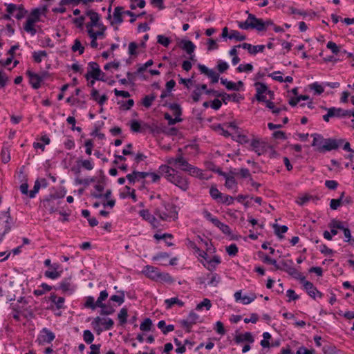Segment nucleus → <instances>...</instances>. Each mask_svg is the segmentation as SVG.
<instances>
[{"label": "nucleus", "instance_id": "obj_20", "mask_svg": "<svg viewBox=\"0 0 354 354\" xmlns=\"http://www.w3.org/2000/svg\"><path fill=\"white\" fill-rule=\"evenodd\" d=\"M239 48H242L243 49L248 50V53L251 55H256L258 53L263 52L265 49L264 45H257L252 46L248 43H243L241 44L237 45Z\"/></svg>", "mask_w": 354, "mask_h": 354}, {"label": "nucleus", "instance_id": "obj_32", "mask_svg": "<svg viewBox=\"0 0 354 354\" xmlns=\"http://www.w3.org/2000/svg\"><path fill=\"white\" fill-rule=\"evenodd\" d=\"M230 174H232V176L230 177H227L225 183V186L227 189H232L236 187L237 185V183L234 177V175L238 174V173L236 171V169H234V171H230Z\"/></svg>", "mask_w": 354, "mask_h": 354}, {"label": "nucleus", "instance_id": "obj_4", "mask_svg": "<svg viewBox=\"0 0 354 354\" xmlns=\"http://www.w3.org/2000/svg\"><path fill=\"white\" fill-rule=\"evenodd\" d=\"M174 175L170 178V183H173L183 191H186L189 188V183L186 177L182 176L176 169H173Z\"/></svg>", "mask_w": 354, "mask_h": 354}, {"label": "nucleus", "instance_id": "obj_8", "mask_svg": "<svg viewBox=\"0 0 354 354\" xmlns=\"http://www.w3.org/2000/svg\"><path fill=\"white\" fill-rule=\"evenodd\" d=\"M6 6V11L8 13L14 15L17 19L20 20L23 19L27 14L28 11L24 8L23 5H16L14 3H5Z\"/></svg>", "mask_w": 354, "mask_h": 354}, {"label": "nucleus", "instance_id": "obj_3", "mask_svg": "<svg viewBox=\"0 0 354 354\" xmlns=\"http://www.w3.org/2000/svg\"><path fill=\"white\" fill-rule=\"evenodd\" d=\"M207 95H212L216 97H222V101L224 104H227L231 97H233V102H239L241 100H243L244 97L242 95L239 93H232L227 94L226 93H220L219 91L214 89H209L206 91Z\"/></svg>", "mask_w": 354, "mask_h": 354}, {"label": "nucleus", "instance_id": "obj_53", "mask_svg": "<svg viewBox=\"0 0 354 354\" xmlns=\"http://www.w3.org/2000/svg\"><path fill=\"white\" fill-rule=\"evenodd\" d=\"M84 306L92 310H95L97 307H98L97 305V301L95 302L94 298L91 296H88L86 298Z\"/></svg>", "mask_w": 354, "mask_h": 354}, {"label": "nucleus", "instance_id": "obj_31", "mask_svg": "<svg viewBox=\"0 0 354 354\" xmlns=\"http://www.w3.org/2000/svg\"><path fill=\"white\" fill-rule=\"evenodd\" d=\"M330 113H332V118H346L348 112L342 108L330 107L328 108Z\"/></svg>", "mask_w": 354, "mask_h": 354}, {"label": "nucleus", "instance_id": "obj_17", "mask_svg": "<svg viewBox=\"0 0 354 354\" xmlns=\"http://www.w3.org/2000/svg\"><path fill=\"white\" fill-rule=\"evenodd\" d=\"M301 283H303L304 289L306 290L308 295L312 298L315 299L317 295L319 297H322L323 296L322 293L316 288L312 282L306 281L305 279L304 281Z\"/></svg>", "mask_w": 354, "mask_h": 354}, {"label": "nucleus", "instance_id": "obj_10", "mask_svg": "<svg viewBox=\"0 0 354 354\" xmlns=\"http://www.w3.org/2000/svg\"><path fill=\"white\" fill-rule=\"evenodd\" d=\"M55 335L54 333L50 331L47 328H44L40 331L36 342L39 345H44L45 344H50L55 339Z\"/></svg>", "mask_w": 354, "mask_h": 354}, {"label": "nucleus", "instance_id": "obj_12", "mask_svg": "<svg viewBox=\"0 0 354 354\" xmlns=\"http://www.w3.org/2000/svg\"><path fill=\"white\" fill-rule=\"evenodd\" d=\"M344 142V139L325 138L324 145L322 147V153L337 149Z\"/></svg>", "mask_w": 354, "mask_h": 354}, {"label": "nucleus", "instance_id": "obj_14", "mask_svg": "<svg viewBox=\"0 0 354 354\" xmlns=\"http://www.w3.org/2000/svg\"><path fill=\"white\" fill-rule=\"evenodd\" d=\"M102 319L100 317H97L91 323L93 327L97 331L100 332L102 330V329L97 328L100 324L104 325V330H111L113 327L114 322L112 319L108 318L106 319H104L103 322H102Z\"/></svg>", "mask_w": 354, "mask_h": 354}, {"label": "nucleus", "instance_id": "obj_5", "mask_svg": "<svg viewBox=\"0 0 354 354\" xmlns=\"http://www.w3.org/2000/svg\"><path fill=\"white\" fill-rule=\"evenodd\" d=\"M89 71L85 75V78L88 80L91 77L94 80L105 81L103 77H100L101 75L104 76V73L102 72L100 66L97 62H91L88 63Z\"/></svg>", "mask_w": 354, "mask_h": 354}, {"label": "nucleus", "instance_id": "obj_29", "mask_svg": "<svg viewBox=\"0 0 354 354\" xmlns=\"http://www.w3.org/2000/svg\"><path fill=\"white\" fill-rule=\"evenodd\" d=\"M49 300L56 306L57 309L64 308L65 299L64 297H57L55 293H51Z\"/></svg>", "mask_w": 354, "mask_h": 354}, {"label": "nucleus", "instance_id": "obj_58", "mask_svg": "<svg viewBox=\"0 0 354 354\" xmlns=\"http://www.w3.org/2000/svg\"><path fill=\"white\" fill-rule=\"evenodd\" d=\"M1 157L3 163H8L10 160L9 149L6 147H3L1 152Z\"/></svg>", "mask_w": 354, "mask_h": 354}, {"label": "nucleus", "instance_id": "obj_34", "mask_svg": "<svg viewBox=\"0 0 354 354\" xmlns=\"http://www.w3.org/2000/svg\"><path fill=\"white\" fill-rule=\"evenodd\" d=\"M157 326L158 328L161 330L164 335H166L168 333L173 331L175 328L174 326L172 324H169L166 326L165 321L164 320L159 321Z\"/></svg>", "mask_w": 354, "mask_h": 354}, {"label": "nucleus", "instance_id": "obj_49", "mask_svg": "<svg viewBox=\"0 0 354 354\" xmlns=\"http://www.w3.org/2000/svg\"><path fill=\"white\" fill-rule=\"evenodd\" d=\"M152 321L150 318H146L140 326V329L142 331H149L151 330Z\"/></svg>", "mask_w": 354, "mask_h": 354}, {"label": "nucleus", "instance_id": "obj_63", "mask_svg": "<svg viewBox=\"0 0 354 354\" xmlns=\"http://www.w3.org/2000/svg\"><path fill=\"white\" fill-rule=\"evenodd\" d=\"M157 42L165 47H167L171 43V39L162 35H159L157 37Z\"/></svg>", "mask_w": 354, "mask_h": 354}, {"label": "nucleus", "instance_id": "obj_19", "mask_svg": "<svg viewBox=\"0 0 354 354\" xmlns=\"http://www.w3.org/2000/svg\"><path fill=\"white\" fill-rule=\"evenodd\" d=\"M147 176H149V172L138 171L134 169L131 174L127 175L126 178L129 183L134 184L136 181L144 180Z\"/></svg>", "mask_w": 354, "mask_h": 354}, {"label": "nucleus", "instance_id": "obj_48", "mask_svg": "<svg viewBox=\"0 0 354 354\" xmlns=\"http://www.w3.org/2000/svg\"><path fill=\"white\" fill-rule=\"evenodd\" d=\"M187 172H188L189 174H190L192 176L199 177V178H201V176L203 174L201 169H200L198 167H194L192 165L188 168V170H187Z\"/></svg>", "mask_w": 354, "mask_h": 354}, {"label": "nucleus", "instance_id": "obj_61", "mask_svg": "<svg viewBox=\"0 0 354 354\" xmlns=\"http://www.w3.org/2000/svg\"><path fill=\"white\" fill-rule=\"evenodd\" d=\"M83 339L86 344H91L94 340V335L89 330H85L83 333Z\"/></svg>", "mask_w": 354, "mask_h": 354}, {"label": "nucleus", "instance_id": "obj_9", "mask_svg": "<svg viewBox=\"0 0 354 354\" xmlns=\"http://www.w3.org/2000/svg\"><path fill=\"white\" fill-rule=\"evenodd\" d=\"M26 75L29 79V83L34 89H38L41 87V82L44 81L46 73H44L41 75H39L30 70H28L26 72Z\"/></svg>", "mask_w": 354, "mask_h": 354}, {"label": "nucleus", "instance_id": "obj_11", "mask_svg": "<svg viewBox=\"0 0 354 354\" xmlns=\"http://www.w3.org/2000/svg\"><path fill=\"white\" fill-rule=\"evenodd\" d=\"M60 203L59 198L55 195H50L48 198L43 201L44 208L50 213L57 211L58 205Z\"/></svg>", "mask_w": 354, "mask_h": 354}, {"label": "nucleus", "instance_id": "obj_23", "mask_svg": "<svg viewBox=\"0 0 354 354\" xmlns=\"http://www.w3.org/2000/svg\"><path fill=\"white\" fill-rule=\"evenodd\" d=\"M160 272L158 268L152 266H146L143 270V273L153 281H158V275Z\"/></svg>", "mask_w": 354, "mask_h": 354}, {"label": "nucleus", "instance_id": "obj_59", "mask_svg": "<svg viewBox=\"0 0 354 354\" xmlns=\"http://www.w3.org/2000/svg\"><path fill=\"white\" fill-rule=\"evenodd\" d=\"M102 308L100 315H112L115 312V309L111 304H105V307H100Z\"/></svg>", "mask_w": 354, "mask_h": 354}, {"label": "nucleus", "instance_id": "obj_57", "mask_svg": "<svg viewBox=\"0 0 354 354\" xmlns=\"http://www.w3.org/2000/svg\"><path fill=\"white\" fill-rule=\"evenodd\" d=\"M156 96L152 95H145L142 99V104L146 108H149L151 106L153 101L155 100Z\"/></svg>", "mask_w": 354, "mask_h": 354}, {"label": "nucleus", "instance_id": "obj_56", "mask_svg": "<svg viewBox=\"0 0 354 354\" xmlns=\"http://www.w3.org/2000/svg\"><path fill=\"white\" fill-rule=\"evenodd\" d=\"M203 214L207 221H210L214 225H216L218 219L216 217L213 216V215L207 209H203Z\"/></svg>", "mask_w": 354, "mask_h": 354}, {"label": "nucleus", "instance_id": "obj_33", "mask_svg": "<svg viewBox=\"0 0 354 354\" xmlns=\"http://www.w3.org/2000/svg\"><path fill=\"white\" fill-rule=\"evenodd\" d=\"M165 304L166 305L167 309H170L175 304L178 305L180 307L184 306L185 303L180 300L178 297H172L170 299H167L165 301Z\"/></svg>", "mask_w": 354, "mask_h": 354}, {"label": "nucleus", "instance_id": "obj_36", "mask_svg": "<svg viewBox=\"0 0 354 354\" xmlns=\"http://www.w3.org/2000/svg\"><path fill=\"white\" fill-rule=\"evenodd\" d=\"M95 0H61L59 1V6H66L73 4V6H77L80 3L86 5L88 2H93Z\"/></svg>", "mask_w": 354, "mask_h": 354}, {"label": "nucleus", "instance_id": "obj_42", "mask_svg": "<svg viewBox=\"0 0 354 354\" xmlns=\"http://www.w3.org/2000/svg\"><path fill=\"white\" fill-rule=\"evenodd\" d=\"M168 107L173 111L174 115L177 118H180L182 115V109L180 104L177 103H170L168 104Z\"/></svg>", "mask_w": 354, "mask_h": 354}, {"label": "nucleus", "instance_id": "obj_26", "mask_svg": "<svg viewBox=\"0 0 354 354\" xmlns=\"http://www.w3.org/2000/svg\"><path fill=\"white\" fill-rule=\"evenodd\" d=\"M139 214L141 217L143 218L145 221L150 223L153 227H156V223H158L156 218L150 214L148 209H142L139 212Z\"/></svg>", "mask_w": 354, "mask_h": 354}, {"label": "nucleus", "instance_id": "obj_18", "mask_svg": "<svg viewBox=\"0 0 354 354\" xmlns=\"http://www.w3.org/2000/svg\"><path fill=\"white\" fill-rule=\"evenodd\" d=\"M198 69L201 73L205 74L211 79V82L212 84L218 82L219 80V74L216 73L214 70L209 69L205 65L202 64H198Z\"/></svg>", "mask_w": 354, "mask_h": 354}, {"label": "nucleus", "instance_id": "obj_21", "mask_svg": "<svg viewBox=\"0 0 354 354\" xmlns=\"http://www.w3.org/2000/svg\"><path fill=\"white\" fill-rule=\"evenodd\" d=\"M180 47L190 55L191 59H193V57H194V52L196 46L192 41L186 39L181 40Z\"/></svg>", "mask_w": 354, "mask_h": 354}, {"label": "nucleus", "instance_id": "obj_55", "mask_svg": "<svg viewBox=\"0 0 354 354\" xmlns=\"http://www.w3.org/2000/svg\"><path fill=\"white\" fill-rule=\"evenodd\" d=\"M216 227H217L218 228H219L220 230L222 231L223 233L225 234H231V229L230 227L221 222L219 220L218 221V222L216 223V225H215Z\"/></svg>", "mask_w": 354, "mask_h": 354}, {"label": "nucleus", "instance_id": "obj_52", "mask_svg": "<svg viewBox=\"0 0 354 354\" xmlns=\"http://www.w3.org/2000/svg\"><path fill=\"white\" fill-rule=\"evenodd\" d=\"M209 194L211 197L217 202L222 196V193L215 186L211 187L209 189Z\"/></svg>", "mask_w": 354, "mask_h": 354}, {"label": "nucleus", "instance_id": "obj_39", "mask_svg": "<svg viewBox=\"0 0 354 354\" xmlns=\"http://www.w3.org/2000/svg\"><path fill=\"white\" fill-rule=\"evenodd\" d=\"M34 21L27 19L26 24H24V30L30 32L31 35H35L37 32L36 29L34 28Z\"/></svg>", "mask_w": 354, "mask_h": 354}, {"label": "nucleus", "instance_id": "obj_38", "mask_svg": "<svg viewBox=\"0 0 354 354\" xmlns=\"http://www.w3.org/2000/svg\"><path fill=\"white\" fill-rule=\"evenodd\" d=\"M40 287L41 288V289H37L34 290L33 294L35 296L43 295L45 292H49L53 289L52 286L45 283H43Z\"/></svg>", "mask_w": 354, "mask_h": 354}, {"label": "nucleus", "instance_id": "obj_45", "mask_svg": "<svg viewBox=\"0 0 354 354\" xmlns=\"http://www.w3.org/2000/svg\"><path fill=\"white\" fill-rule=\"evenodd\" d=\"M189 246L190 248H192V249H194L195 250V252L201 257H203V259H206L207 257V254L201 250L197 245L194 242V241H189Z\"/></svg>", "mask_w": 354, "mask_h": 354}, {"label": "nucleus", "instance_id": "obj_28", "mask_svg": "<svg viewBox=\"0 0 354 354\" xmlns=\"http://www.w3.org/2000/svg\"><path fill=\"white\" fill-rule=\"evenodd\" d=\"M234 341L236 344H239L243 342H248L249 343L254 342V339L251 333L245 332L243 334H240L234 337Z\"/></svg>", "mask_w": 354, "mask_h": 354}, {"label": "nucleus", "instance_id": "obj_50", "mask_svg": "<svg viewBox=\"0 0 354 354\" xmlns=\"http://www.w3.org/2000/svg\"><path fill=\"white\" fill-rule=\"evenodd\" d=\"M46 56L47 53L45 50L35 51L32 53L33 59L36 63H40L42 61V58Z\"/></svg>", "mask_w": 354, "mask_h": 354}, {"label": "nucleus", "instance_id": "obj_64", "mask_svg": "<svg viewBox=\"0 0 354 354\" xmlns=\"http://www.w3.org/2000/svg\"><path fill=\"white\" fill-rule=\"evenodd\" d=\"M254 86L256 87L257 93L259 94H263L268 91V86L262 82H256Z\"/></svg>", "mask_w": 354, "mask_h": 354}, {"label": "nucleus", "instance_id": "obj_44", "mask_svg": "<svg viewBox=\"0 0 354 354\" xmlns=\"http://www.w3.org/2000/svg\"><path fill=\"white\" fill-rule=\"evenodd\" d=\"M109 301H115L118 304L119 306L122 304L124 301V291L119 292V295H112Z\"/></svg>", "mask_w": 354, "mask_h": 354}, {"label": "nucleus", "instance_id": "obj_24", "mask_svg": "<svg viewBox=\"0 0 354 354\" xmlns=\"http://www.w3.org/2000/svg\"><path fill=\"white\" fill-rule=\"evenodd\" d=\"M252 149L258 154L261 155L266 151V144L263 142H261L258 139H253L250 144Z\"/></svg>", "mask_w": 354, "mask_h": 354}, {"label": "nucleus", "instance_id": "obj_41", "mask_svg": "<svg viewBox=\"0 0 354 354\" xmlns=\"http://www.w3.org/2000/svg\"><path fill=\"white\" fill-rule=\"evenodd\" d=\"M228 38L230 39H235L238 41H244L246 39V36L245 35H241L239 31L237 30H231L229 36H228Z\"/></svg>", "mask_w": 354, "mask_h": 354}, {"label": "nucleus", "instance_id": "obj_46", "mask_svg": "<svg viewBox=\"0 0 354 354\" xmlns=\"http://www.w3.org/2000/svg\"><path fill=\"white\" fill-rule=\"evenodd\" d=\"M158 281H162L171 283L174 282V279L169 273L160 272L158 275Z\"/></svg>", "mask_w": 354, "mask_h": 354}, {"label": "nucleus", "instance_id": "obj_43", "mask_svg": "<svg viewBox=\"0 0 354 354\" xmlns=\"http://www.w3.org/2000/svg\"><path fill=\"white\" fill-rule=\"evenodd\" d=\"M290 276L294 277L295 279H299L300 282L304 281L305 277L302 276L301 272H299L297 269H295L293 266L288 271V272Z\"/></svg>", "mask_w": 354, "mask_h": 354}, {"label": "nucleus", "instance_id": "obj_7", "mask_svg": "<svg viewBox=\"0 0 354 354\" xmlns=\"http://www.w3.org/2000/svg\"><path fill=\"white\" fill-rule=\"evenodd\" d=\"M166 162L168 165L175 166L183 171H187L191 165L181 154L175 158L170 157L167 159Z\"/></svg>", "mask_w": 354, "mask_h": 354}, {"label": "nucleus", "instance_id": "obj_47", "mask_svg": "<svg viewBox=\"0 0 354 354\" xmlns=\"http://www.w3.org/2000/svg\"><path fill=\"white\" fill-rule=\"evenodd\" d=\"M71 50L73 52L79 51V54L82 55L84 52V47L82 46L80 41L78 39H75L74 44L71 47Z\"/></svg>", "mask_w": 354, "mask_h": 354}, {"label": "nucleus", "instance_id": "obj_27", "mask_svg": "<svg viewBox=\"0 0 354 354\" xmlns=\"http://www.w3.org/2000/svg\"><path fill=\"white\" fill-rule=\"evenodd\" d=\"M174 168H171L169 166V165H161L158 168V172L162 175L165 176L166 179L169 181L170 178H171V176L174 175Z\"/></svg>", "mask_w": 354, "mask_h": 354}, {"label": "nucleus", "instance_id": "obj_60", "mask_svg": "<svg viewBox=\"0 0 354 354\" xmlns=\"http://www.w3.org/2000/svg\"><path fill=\"white\" fill-rule=\"evenodd\" d=\"M234 198L229 195H224L222 194V196L218 201V203H221L223 204L229 205L233 203Z\"/></svg>", "mask_w": 354, "mask_h": 354}, {"label": "nucleus", "instance_id": "obj_37", "mask_svg": "<svg viewBox=\"0 0 354 354\" xmlns=\"http://www.w3.org/2000/svg\"><path fill=\"white\" fill-rule=\"evenodd\" d=\"M210 280L208 284L213 287H216L221 281V277L217 273H210L207 274Z\"/></svg>", "mask_w": 354, "mask_h": 354}, {"label": "nucleus", "instance_id": "obj_6", "mask_svg": "<svg viewBox=\"0 0 354 354\" xmlns=\"http://www.w3.org/2000/svg\"><path fill=\"white\" fill-rule=\"evenodd\" d=\"M198 322H202V321L200 320L199 315L193 311L189 313L186 319H182L179 321L180 324L183 328H185L187 333H190L192 331L193 325Z\"/></svg>", "mask_w": 354, "mask_h": 354}, {"label": "nucleus", "instance_id": "obj_54", "mask_svg": "<svg viewBox=\"0 0 354 354\" xmlns=\"http://www.w3.org/2000/svg\"><path fill=\"white\" fill-rule=\"evenodd\" d=\"M273 227L274 228V232L275 234L280 238L282 239L283 236L281 235V234L286 233L288 228L286 225H282L279 227L278 225L274 224L273 225Z\"/></svg>", "mask_w": 354, "mask_h": 354}, {"label": "nucleus", "instance_id": "obj_15", "mask_svg": "<svg viewBox=\"0 0 354 354\" xmlns=\"http://www.w3.org/2000/svg\"><path fill=\"white\" fill-rule=\"evenodd\" d=\"M63 293L73 294L76 288V286L72 282V277H68L64 278L60 283L58 288Z\"/></svg>", "mask_w": 354, "mask_h": 354}, {"label": "nucleus", "instance_id": "obj_22", "mask_svg": "<svg viewBox=\"0 0 354 354\" xmlns=\"http://www.w3.org/2000/svg\"><path fill=\"white\" fill-rule=\"evenodd\" d=\"M125 10L122 6H117L114 9L113 12V19L111 21V25L121 24L123 21L122 15L124 14Z\"/></svg>", "mask_w": 354, "mask_h": 354}, {"label": "nucleus", "instance_id": "obj_25", "mask_svg": "<svg viewBox=\"0 0 354 354\" xmlns=\"http://www.w3.org/2000/svg\"><path fill=\"white\" fill-rule=\"evenodd\" d=\"M312 136L313 137L312 146L316 147L317 151L322 153V147L323 146V145H324L325 138L318 133L312 134Z\"/></svg>", "mask_w": 354, "mask_h": 354}, {"label": "nucleus", "instance_id": "obj_62", "mask_svg": "<svg viewBox=\"0 0 354 354\" xmlns=\"http://www.w3.org/2000/svg\"><path fill=\"white\" fill-rule=\"evenodd\" d=\"M41 15V11L39 8H35L33 9L30 16L28 17V19L33 20L34 23L38 21L39 20V17Z\"/></svg>", "mask_w": 354, "mask_h": 354}, {"label": "nucleus", "instance_id": "obj_35", "mask_svg": "<svg viewBox=\"0 0 354 354\" xmlns=\"http://www.w3.org/2000/svg\"><path fill=\"white\" fill-rule=\"evenodd\" d=\"M326 47L330 49L332 53L336 55H337L339 53V55L343 57V53H346V50H339V48L338 46L333 41H328L327 43Z\"/></svg>", "mask_w": 354, "mask_h": 354}, {"label": "nucleus", "instance_id": "obj_13", "mask_svg": "<svg viewBox=\"0 0 354 354\" xmlns=\"http://www.w3.org/2000/svg\"><path fill=\"white\" fill-rule=\"evenodd\" d=\"M86 15L90 18L91 21L86 24L87 30L93 29V27H97L102 22L100 21V15L93 10H88Z\"/></svg>", "mask_w": 354, "mask_h": 354}, {"label": "nucleus", "instance_id": "obj_40", "mask_svg": "<svg viewBox=\"0 0 354 354\" xmlns=\"http://www.w3.org/2000/svg\"><path fill=\"white\" fill-rule=\"evenodd\" d=\"M128 317V310L127 308H122L118 313V318L120 325H124L127 323Z\"/></svg>", "mask_w": 354, "mask_h": 354}, {"label": "nucleus", "instance_id": "obj_51", "mask_svg": "<svg viewBox=\"0 0 354 354\" xmlns=\"http://www.w3.org/2000/svg\"><path fill=\"white\" fill-rule=\"evenodd\" d=\"M109 296V294L106 290L101 291L100 293V296L97 299V305L98 307H105V304L102 301L106 300Z\"/></svg>", "mask_w": 354, "mask_h": 354}, {"label": "nucleus", "instance_id": "obj_2", "mask_svg": "<svg viewBox=\"0 0 354 354\" xmlns=\"http://www.w3.org/2000/svg\"><path fill=\"white\" fill-rule=\"evenodd\" d=\"M165 211L161 212L159 209H156L154 214L158 216L162 221H168L170 220L175 221L178 218V212L175 205L169 203H163Z\"/></svg>", "mask_w": 354, "mask_h": 354}, {"label": "nucleus", "instance_id": "obj_1", "mask_svg": "<svg viewBox=\"0 0 354 354\" xmlns=\"http://www.w3.org/2000/svg\"><path fill=\"white\" fill-rule=\"evenodd\" d=\"M14 221L10 216V208L0 212V243L3 241L5 235L11 230Z\"/></svg>", "mask_w": 354, "mask_h": 354}, {"label": "nucleus", "instance_id": "obj_30", "mask_svg": "<svg viewBox=\"0 0 354 354\" xmlns=\"http://www.w3.org/2000/svg\"><path fill=\"white\" fill-rule=\"evenodd\" d=\"M41 182L43 183L44 187L46 186L47 183L46 180L45 178H42L41 181L39 179L36 180V181L35 182L33 189L29 192V197L30 198H35L36 194L39 192L41 187Z\"/></svg>", "mask_w": 354, "mask_h": 354}, {"label": "nucleus", "instance_id": "obj_16", "mask_svg": "<svg viewBox=\"0 0 354 354\" xmlns=\"http://www.w3.org/2000/svg\"><path fill=\"white\" fill-rule=\"evenodd\" d=\"M246 13L248 14V19L251 21L252 29H255L259 32L266 31L264 21L262 19L257 18L254 15L249 13L248 11H246Z\"/></svg>", "mask_w": 354, "mask_h": 354}]
</instances>
